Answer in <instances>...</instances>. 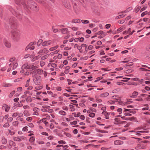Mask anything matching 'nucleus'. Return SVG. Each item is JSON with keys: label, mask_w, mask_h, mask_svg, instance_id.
Returning <instances> with one entry per match:
<instances>
[{"label": "nucleus", "mask_w": 150, "mask_h": 150, "mask_svg": "<svg viewBox=\"0 0 150 150\" xmlns=\"http://www.w3.org/2000/svg\"><path fill=\"white\" fill-rule=\"evenodd\" d=\"M59 114L62 115H66V112L63 110H60L59 112Z\"/></svg>", "instance_id": "473e14b6"}, {"label": "nucleus", "mask_w": 150, "mask_h": 150, "mask_svg": "<svg viewBox=\"0 0 150 150\" xmlns=\"http://www.w3.org/2000/svg\"><path fill=\"white\" fill-rule=\"evenodd\" d=\"M61 146H62L63 147H67V148H68V146L67 145L63 146L62 145H58L56 146L57 147H61Z\"/></svg>", "instance_id": "603ef678"}, {"label": "nucleus", "mask_w": 150, "mask_h": 150, "mask_svg": "<svg viewBox=\"0 0 150 150\" xmlns=\"http://www.w3.org/2000/svg\"><path fill=\"white\" fill-rule=\"evenodd\" d=\"M95 114L94 113H90L89 115V117H94L95 116Z\"/></svg>", "instance_id": "bf43d9fd"}, {"label": "nucleus", "mask_w": 150, "mask_h": 150, "mask_svg": "<svg viewBox=\"0 0 150 150\" xmlns=\"http://www.w3.org/2000/svg\"><path fill=\"white\" fill-rule=\"evenodd\" d=\"M39 55L38 56H35L34 57V58L35 59V60H38V59L40 57H41V54H38Z\"/></svg>", "instance_id": "3c124183"}, {"label": "nucleus", "mask_w": 150, "mask_h": 150, "mask_svg": "<svg viewBox=\"0 0 150 150\" xmlns=\"http://www.w3.org/2000/svg\"><path fill=\"white\" fill-rule=\"evenodd\" d=\"M38 109L37 108H35L33 109V110L35 111L34 112L33 114L35 115H39V114L38 112Z\"/></svg>", "instance_id": "bb28decb"}, {"label": "nucleus", "mask_w": 150, "mask_h": 150, "mask_svg": "<svg viewBox=\"0 0 150 150\" xmlns=\"http://www.w3.org/2000/svg\"><path fill=\"white\" fill-rule=\"evenodd\" d=\"M52 42L51 40L45 41L42 43V45L43 46H48L52 44Z\"/></svg>", "instance_id": "f8f14e48"}, {"label": "nucleus", "mask_w": 150, "mask_h": 150, "mask_svg": "<svg viewBox=\"0 0 150 150\" xmlns=\"http://www.w3.org/2000/svg\"><path fill=\"white\" fill-rule=\"evenodd\" d=\"M69 106L70 107V109L71 111H73L75 110V108L73 105H69Z\"/></svg>", "instance_id": "4c0bfd02"}, {"label": "nucleus", "mask_w": 150, "mask_h": 150, "mask_svg": "<svg viewBox=\"0 0 150 150\" xmlns=\"http://www.w3.org/2000/svg\"><path fill=\"white\" fill-rule=\"evenodd\" d=\"M42 42V40L41 39H40L39 40H38V42L37 43V45L38 46H40V44L43 42Z\"/></svg>", "instance_id": "79ce46f5"}, {"label": "nucleus", "mask_w": 150, "mask_h": 150, "mask_svg": "<svg viewBox=\"0 0 150 150\" xmlns=\"http://www.w3.org/2000/svg\"><path fill=\"white\" fill-rule=\"evenodd\" d=\"M147 14V11H146L142 13L141 14V16L142 17H143L145 15H146Z\"/></svg>", "instance_id": "680f3d73"}, {"label": "nucleus", "mask_w": 150, "mask_h": 150, "mask_svg": "<svg viewBox=\"0 0 150 150\" xmlns=\"http://www.w3.org/2000/svg\"><path fill=\"white\" fill-rule=\"evenodd\" d=\"M36 42H30L29 45L26 47L25 50H27L28 49L30 50H33L34 49L35 47L33 46L35 44Z\"/></svg>", "instance_id": "6e6552de"}, {"label": "nucleus", "mask_w": 150, "mask_h": 150, "mask_svg": "<svg viewBox=\"0 0 150 150\" xmlns=\"http://www.w3.org/2000/svg\"><path fill=\"white\" fill-rule=\"evenodd\" d=\"M12 86V84L9 83H4L3 84V86L4 87H9Z\"/></svg>", "instance_id": "c756f323"}, {"label": "nucleus", "mask_w": 150, "mask_h": 150, "mask_svg": "<svg viewBox=\"0 0 150 150\" xmlns=\"http://www.w3.org/2000/svg\"><path fill=\"white\" fill-rule=\"evenodd\" d=\"M109 95V93L108 92H105L101 94L100 95V97L101 98H104L107 97Z\"/></svg>", "instance_id": "2eb2a0df"}, {"label": "nucleus", "mask_w": 150, "mask_h": 150, "mask_svg": "<svg viewBox=\"0 0 150 150\" xmlns=\"http://www.w3.org/2000/svg\"><path fill=\"white\" fill-rule=\"evenodd\" d=\"M81 22L82 23L84 24H88L89 23V21L88 20H81Z\"/></svg>", "instance_id": "2f4dec72"}, {"label": "nucleus", "mask_w": 150, "mask_h": 150, "mask_svg": "<svg viewBox=\"0 0 150 150\" xmlns=\"http://www.w3.org/2000/svg\"><path fill=\"white\" fill-rule=\"evenodd\" d=\"M49 55L48 54H45L42 57L41 56V59L42 60H45V59H47V58H48V57H49Z\"/></svg>", "instance_id": "c85d7f7f"}, {"label": "nucleus", "mask_w": 150, "mask_h": 150, "mask_svg": "<svg viewBox=\"0 0 150 150\" xmlns=\"http://www.w3.org/2000/svg\"><path fill=\"white\" fill-rule=\"evenodd\" d=\"M26 137L24 136L14 137L13 139L14 141L17 142H21L22 140H25Z\"/></svg>", "instance_id": "0eeeda50"}, {"label": "nucleus", "mask_w": 150, "mask_h": 150, "mask_svg": "<svg viewBox=\"0 0 150 150\" xmlns=\"http://www.w3.org/2000/svg\"><path fill=\"white\" fill-rule=\"evenodd\" d=\"M102 114L104 115L105 116V118L106 119H109V117L108 116L109 114L108 112L103 111L102 112Z\"/></svg>", "instance_id": "412c9836"}, {"label": "nucleus", "mask_w": 150, "mask_h": 150, "mask_svg": "<svg viewBox=\"0 0 150 150\" xmlns=\"http://www.w3.org/2000/svg\"><path fill=\"white\" fill-rule=\"evenodd\" d=\"M9 144L10 146H14L15 145V143L13 141H10L9 142Z\"/></svg>", "instance_id": "37998d69"}, {"label": "nucleus", "mask_w": 150, "mask_h": 150, "mask_svg": "<svg viewBox=\"0 0 150 150\" xmlns=\"http://www.w3.org/2000/svg\"><path fill=\"white\" fill-rule=\"evenodd\" d=\"M16 59V58L15 57H12L9 60V62H13Z\"/></svg>", "instance_id": "13d9d810"}, {"label": "nucleus", "mask_w": 150, "mask_h": 150, "mask_svg": "<svg viewBox=\"0 0 150 150\" xmlns=\"http://www.w3.org/2000/svg\"><path fill=\"white\" fill-rule=\"evenodd\" d=\"M30 79H29L26 81V84L25 85V87H28L29 85V82L30 81Z\"/></svg>", "instance_id": "58836bf2"}, {"label": "nucleus", "mask_w": 150, "mask_h": 150, "mask_svg": "<svg viewBox=\"0 0 150 150\" xmlns=\"http://www.w3.org/2000/svg\"><path fill=\"white\" fill-rule=\"evenodd\" d=\"M37 67H36L35 66H34L33 65H29L28 63H26L22 66L21 69H32V70H33L35 69Z\"/></svg>", "instance_id": "39448f33"}, {"label": "nucleus", "mask_w": 150, "mask_h": 150, "mask_svg": "<svg viewBox=\"0 0 150 150\" xmlns=\"http://www.w3.org/2000/svg\"><path fill=\"white\" fill-rule=\"evenodd\" d=\"M33 81L36 85L40 84L41 83V79L40 76H36L33 78Z\"/></svg>", "instance_id": "423d86ee"}, {"label": "nucleus", "mask_w": 150, "mask_h": 150, "mask_svg": "<svg viewBox=\"0 0 150 150\" xmlns=\"http://www.w3.org/2000/svg\"><path fill=\"white\" fill-rule=\"evenodd\" d=\"M80 19H74L72 20V23H79L80 22Z\"/></svg>", "instance_id": "a211bd4d"}, {"label": "nucleus", "mask_w": 150, "mask_h": 150, "mask_svg": "<svg viewBox=\"0 0 150 150\" xmlns=\"http://www.w3.org/2000/svg\"><path fill=\"white\" fill-rule=\"evenodd\" d=\"M22 90V88L21 87H18L17 88V91L18 92L21 91Z\"/></svg>", "instance_id": "338daca9"}, {"label": "nucleus", "mask_w": 150, "mask_h": 150, "mask_svg": "<svg viewBox=\"0 0 150 150\" xmlns=\"http://www.w3.org/2000/svg\"><path fill=\"white\" fill-rule=\"evenodd\" d=\"M42 88V87L41 86H37L35 88V89L37 90H40Z\"/></svg>", "instance_id": "774afa93"}, {"label": "nucleus", "mask_w": 150, "mask_h": 150, "mask_svg": "<svg viewBox=\"0 0 150 150\" xmlns=\"http://www.w3.org/2000/svg\"><path fill=\"white\" fill-rule=\"evenodd\" d=\"M34 70L35 69L33 70L34 71L32 72H30V74H32V76H35L36 74H37V73L36 72L37 71Z\"/></svg>", "instance_id": "7c9ffc66"}, {"label": "nucleus", "mask_w": 150, "mask_h": 150, "mask_svg": "<svg viewBox=\"0 0 150 150\" xmlns=\"http://www.w3.org/2000/svg\"><path fill=\"white\" fill-rule=\"evenodd\" d=\"M123 144V142L119 140H116L114 142V144L116 145H119Z\"/></svg>", "instance_id": "6ab92c4d"}, {"label": "nucleus", "mask_w": 150, "mask_h": 150, "mask_svg": "<svg viewBox=\"0 0 150 150\" xmlns=\"http://www.w3.org/2000/svg\"><path fill=\"white\" fill-rule=\"evenodd\" d=\"M24 115L26 116L27 117L30 115V113L27 110H25L23 112Z\"/></svg>", "instance_id": "b1692460"}, {"label": "nucleus", "mask_w": 150, "mask_h": 150, "mask_svg": "<svg viewBox=\"0 0 150 150\" xmlns=\"http://www.w3.org/2000/svg\"><path fill=\"white\" fill-rule=\"evenodd\" d=\"M28 127L27 126H25V127H24L22 129L23 131H28Z\"/></svg>", "instance_id": "e2e57ef3"}, {"label": "nucleus", "mask_w": 150, "mask_h": 150, "mask_svg": "<svg viewBox=\"0 0 150 150\" xmlns=\"http://www.w3.org/2000/svg\"><path fill=\"white\" fill-rule=\"evenodd\" d=\"M1 141L3 144H6L7 143V140L4 137L2 138Z\"/></svg>", "instance_id": "c9c22d12"}, {"label": "nucleus", "mask_w": 150, "mask_h": 150, "mask_svg": "<svg viewBox=\"0 0 150 150\" xmlns=\"http://www.w3.org/2000/svg\"><path fill=\"white\" fill-rule=\"evenodd\" d=\"M64 134L67 137H71V135L69 133L64 132Z\"/></svg>", "instance_id": "09e8293b"}, {"label": "nucleus", "mask_w": 150, "mask_h": 150, "mask_svg": "<svg viewBox=\"0 0 150 150\" xmlns=\"http://www.w3.org/2000/svg\"><path fill=\"white\" fill-rule=\"evenodd\" d=\"M48 66H51L53 68H55L56 67L57 65V64L55 63L49 64H48Z\"/></svg>", "instance_id": "a19ab883"}, {"label": "nucleus", "mask_w": 150, "mask_h": 150, "mask_svg": "<svg viewBox=\"0 0 150 150\" xmlns=\"http://www.w3.org/2000/svg\"><path fill=\"white\" fill-rule=\"evenodd\" d=\"M49 52V51L46 48H44L40 50L38 52V54H41V56L45 54H47Z\"/></svg>", "instance_id": "1a4fd4ad"}, {"label": "nucleus", "mask_w": 150, "mask_h": 150, "mask_svg": "<svg viewBox=\"0 0 150 150\" xmlns=\"http://www.w3.org/2000/svg\"><path fill=\"white\" fill-rule=\"evenodd\" d=\"M125 20L123 19H122L121 20L119 21H118V23L120 24H123L125 22Z\"/></svg>", "instance_id": "052dcab7"}, {"label": "nucleus", "mask_w": 150, "mask_h": 150, "mask_svg": "<svg viewBox=\"0 0 150 150\" xmlns=\"http://www.w3.org/2000/svg\"><path fill=\"white\" fill-rule=\"evenodd\" d=\"M58 143L59 144H66V142L65 141L63 140H60L58 141Z\"/></svg>", "instance_id": "8fccbe9b"}, {"label": "nucleus", "mask_w": 150, "mask_h": 150, "mask_svg": "<svg viewBox=\"0 0 150 150\" xmlns=\"http://www.w3.org/2000/svg\"><path fill=\"white\" fill-rule=\"evenodd\" d=\"M138 94V92L136 91H134L132 93V95L130 96V97L132 98H135Z\"/></svg>", "instance_id": "4be33fe9"}, {"label": "nucleus", "mask_w": 150, "mask_h": 150, "mask_svg": "<svg viewBox=\"0 0 150 150\" xmlns=\"http://www.w3.org/2000/svg\"><path fill=\"white\" fill-rule=\"evenodd\" d=\"M58 47V45H57L55 47H52L49 49V50L51 51H53L57 49Z\"/></svg>", "instance_id": "cd10ccee"}, {"label": "nucleus", "mask_w": 150, "mask_h": 150, "mask_svg": "<svg viewBox=\"0 0 150 150\" xmlns=\"http://www.w3.org/2000/svg\"><path fill=\"white\" fill-rule=\"evenodd\" d=\"M45 62L43 61L40 62V65L41 67H43L45 64Z\"/></svg>", "instance_id": "6e6d98bb"}, {"label": "nucleus", "mask_w": 150, "mask_h": 150, "mask_svg": "<svg viewBox=\"0 0 150 150\" xmlns=\"http://www.w3.org/2000/svg\"><path fill=\"white\" fill-rule=\"evenodd\" d=\"M121 118L125 120H129L130 121H133L135 120V118L134 117H132L128 118H126L125 116H123L121 117Z\"/></svg>", "instance_id": "f3484780"}, {"label": "nucleus", "mask_w": 150, "mask_h": 150, "mask_svg": "<svg viewBox=\"0 0 150 150\" xmlns=\"http://www.w3.org/2000/svg\"><path fill=\"white\" fill-rule=\"evenodd\" d=\"M15 92H16V91L14 90L13 91H12L11 92L9 95V97L11 98L12 97V96H13V95L15 93Z\"/></svg>", "instance_id": "e433bc0d"}, {"label": "nucleus", "mask_w": 150, "mask_h": 150, "mask_svg": "<svg viewBox=\"0 0 150 150\" xmlns=\"http://www.w3.org/2000/svg\"><path fill=\"white\" fill-rule=\"evenodd\" d=\"M118 14H119V15L116 17L115 18L116 19H118L120 18H122L124 17V16H125V15H124L122 13L119 14V13H118Z\"/></svg>", "instance_id": "aec40b11"}, {"label": "nucleus", "mask_w": 150, "mask_h": 150, "mask_svg": "<svg viewBox=\"0 0 150 150\" xmlns=\"http://www.w3.org/2000/svg\"><path fill=\"white\" fill-rule=\"evenodd\" d=\"M9 134L11 135H12L15 134V132L13 131H12L8 129Z\"/></svg>", "instance_id": "a18cd8bd"}, {"label": "nucleus", "mask_w": 150, "mask_h": 150, "mask_svg": "<svg viewBox=\"0 0 150 150\" xmlns=\"http://www.w3.org/2000/svg\"><path fill=\"white\" fill-rule=\"evenodd\" d=\"M117 99L115 100H110L108 102V103L110 104H114L115 102H117Z\"/></svg>", "instance_id": "393cba45"}, {"label": "nucleus", "mask_w": 150, "mask_h": 150, "mask_svg": "<svg viewBox=\"0 0 150 150\" xmlns=\"http://www.w3.org/2000/svg\"><path fill=\"white\" fill-rule=\"evenodd\" d=\"M35 141V138L33 137H31L29 139V141L30 142L32 143Z\"/></svg>", "instance_id": "ea45409f"}, {"label": "nucleus", "mask_w": 150, "mask_h": 150, "mask_svg": "<svg viewBox=\"0 0 150 150\" xmlns=\"http://www.w3.org/2000/svg\"><path fill=\"white\" fill-rule=\"evenodd\" d=\"M103 31L100 30L96 33V34L98 35H99L100 34H103Z\"/></svg>", "instance_id": "4d7b16f0"}, {"label": "nucleus", "mask_w": 150, "mask_h": 150, "mask_svg": "<svg viewBox=\"0 0 150 150\" xmlns=\"http://www.w3.org/2000/svg\"><path fill=\"white\" fill-rule=\"evenodd\" d=\"M140 8L141 7L140 6H138L135 9V12L136 13L138 12L140 9Z\"/></svg>", "instance_id": "5fc2aeb1"}, {"label": "nucleus", "mask_w": 150, "mask_h": 150, "mask_svg": "<svg viewBox=\"0 0 150 150\" xmlns=\"http://www.w3.org/2000/svg\"><path fill=\"white\" fill-rule=\"evenodd\" d=\"M61 30L62 34H65L68 32V29L67 28H63L61 29Z\"/></svg>", "instance_id": "a878e982"}, {"label": "nucleus", "mask_w": 150, "mask_h": 150, "mask_svg": "<svg viewBox=\"0 0 150 150\" xmlns=\"http://www.w3.org/2000/svg\"><path fill=\"white\" fill-rule=\"evenodd\" d=\"M26 5L27 7H28L30 8L35 11H37V10L36 9L37 8V4L34 2L32 1H28L27 2V4H26Z\"/></svg>", "instance_id": "20e7f679"}, {"label": "nucleus", "mask_w": 150, "mask_h": 150, "mask_svg": "<svg viewBox=\"0 0 150 150\" xmlns=\"http://www.w3.org/2000/svg\"><path fill=\"white\" fill-rule=\"evenodd\" d=\"M3 109L6 112H8L10 109V107H9L8 105L6 104H4L3 106Z\"/></svg>", "instance_id": "4468645a"}, {"label": "nucleus", "mask_w": 150, "mask_h": 150, "mask_svg": "<svg viewBox=\"0 0 150 150\" xmlns=\"http://www.w3.org/2000/svg\"><path fill=\"white\" fill-rule=\"evenodd\" d=\"M21 34L17 30H14L11 32V37L13 40L15 42H18L20 38Z\"/></svg>", "instance_id": "f257e3e1"}, {"label": "nucleus", "mask_w": 150, "mask_h": 150, "mask_svg": "<svg viewBox=\"0 0 150 150\" xmlns=\"http://www.w3.org/2000/svg\"><path fill=\"white\" fill-rule=\"evenodd\" d=\"M37 74H42V73L43 72V71L41 69H38L37 70H36Z\"/></svg>", "instance_id": "72a5a7b5"}, {"label": "nucleus", "mask_w": 150, "mask_h": 150, "mask_svg": "<svg viewBox=\"0 0 150 150\" xmlns=\"http://www.w3.org/2000/svg\"><path fill=\"white\" fill-rule=\"evenodd\" d=\"M26 120L29 122H31L32 120V118L31 117H28L26 118Z\"/></svg>", "instance_id": "69168bd1"}, {"label": "nucleus", "mask_w": 150, "mask_h": 150, "mask_svg": "<svg viewBox=\"0 0 150 150\" xmlns=\"http://www.w3.org/2000/svg\"><path fill=\"white\" fill-rule=\"evenodd\" d=\"M19 115V113L18 112H16L13 113L12 115V117H15Z\"/></svg>", "instance_id": "49530a36"}, {"label": "nucleus", "mask_w": 150, "mask_h": 150, "mask_svg": "<svg viewBox=\"0 0 150 150\" xmlns=\"http://www.w3.org/2000/svg\"><path fill=\"white\" fill-rule=\"evenodd\" d=\"M18 66V63L16 62L11 63L9 64V66L11 67L12 66V69L13 70L15 69Z\"/></svg>", "instance_id": "9b49d317"}, {"label": "nucleus", "mask_w": 150, "mask_h": 150, "mask_svg": "<svg viewBox=\"0 0 150 150\" xmlns=\"http://www.w3.org/2000/svg\"><path fill=\"white\" fill-rule=\"evenodd\" d=\"M3 43L4 45L6 47L9 48L11 47V44L7 39L6 38L4 39L3 40Z\"/></svg>", "instance_id": "9d476101"}, {"label": "nucleus", "mask_w": 150, "mask_h": 150, "mask_svg": "<svg viewBox=\"0 0 150 150\" xmlns=\"http://www.w3.org/2000/svg\"><path fill=\"white\" fill-rule=\"evenodd\" d=\"M26 5L27 7H28L30 8L35 11H37V10L36 9L37 8V4L34 2L32 1H28L27 2V4H26Z\"/></svg>", "instance_id": "f03ea898"}, {"label": "nucleus", "mask_w": 150, "mask_h": 150, "mask_svg": "<svg viewBox=\"0 0 150 150\" xmlns=\"http://www.w3.org/2000/svg\"><path fill=\"white\" fill-rule=\"evenodd\" d=\"M123 28L122 27H121L120 28H118L117 30V31L118 32H121V31H122L123 30Z\"/></svg>", "instance_id": "0e129e2a"}, {"label": "nucleus", "mask_w": 150, "mask_h": 150, "mask_svg": "<svg viewBox=\"0 0 150 150\" xmlns=\"http://www.w3.org/2000/svg\"><path fill=\"white\" fill-rule=\"evenodd\" d=\"M18 124V122L17 121H15L12 123V125L13 126H17Z\"/></svg>", "instance_id": "c03bdc74"}, {"label": "nucleus", "mask_w": 150, "mask_h": 150, "mask_svg": "<svg viewBox=\"0 0 150 150\" xmlns=\"http://www.w3.org/2000/svg\"><path fill=\"white\" fill-rule=\"evenodd\" d=\"M15 1L16 4H18L21 3V4L23 5H26V4L23 1V0H15Z\"/></svg>", "instance_id": "dca6fc26"}, {"label": "nucleus", "mask_w": 150, "mask_h": 150, "mask_svg": "<svg viewBox=\"0 0 150 150\" xmlns=\"http://www.w3.org/2000/svg\"><path fill=\"white\" fill-rule=\"evenodd\" d=\"M26 5L27 7H28L30 8L35 11H37V10L36 9L37 8V4L34 2L32 1H28L27 2V4H26Z\"/></svg>", "instance_id": "7ed1b4c3"}, {"label": "nucleus", "mask_w": 150, "mask_h": 150, "mask_svg": "<svg viewBox=\"0 0 150 150\" xmlns=\"http://www.w3.org/2000/svg\"><path fill=\"white\" fill-rule=\"evenodd\" d=\"M97 131L98 132H100L102 133H105L108 132L106 131L102 130L100 129H98V130H97Z\"/></svg>", "instance_id": "de8ad7c7"}, {"label": "nucleus", "mask_w": 150, "mask_h": 150, "mask_svg": "<svg viewBox=\"0 0 150 150\" xmlns=\"http://www.w3.org/2000/svg\"><path fill=\"white\" fill-rule=\"evenodd\" d=\"M63 4L64 6L67 8L69 9L71 8V5L69 1H65L64 2Z\"/></svg>", "instance_id": "ddd939ff"}, {"label": "nucleus", "mask_w": 150, "mask_h": 150, "mask_svg": "<svg viewBox=\"0 0 150 150\" xmlns=\"http://www.w3.org/2000/svg\"><path fill=\"white\" fill-rule=\"evenodd\" d=\"M133 65V63L129 62L128 64H127L126 65L124 66V67L125 69H128L129 67H130Z\"/></svg>", "instance_id": "5701e85b"}, {"label": "nucleus", "mask_w": 150, "mask_h": 150, "mask_svg": "<svg viewBox=\"0 0 150 150\" xmlns=\"http://www.w3.org/2000/svg\"><path fill=\"white\" fill-rule=\"evenodd\" d=\"M6 146H5L1 145L0 146V149H6Z\"/></svg>", "instance_id": "864d4df0"}, {"label": "nucleus", "mask_w": 150, "mask_h": 150, "mask_svg": "<svg viewBox=\"0 0 150 150\" xmlns=\"http://www.w3.org/2000/svg\"><path fill=\"white\" fill-rule=\"evenodd\" d=\"M9 126L10 125L8 123V122H7L3 126V127L5 128H8L9 127Z\"/></svg>", "instance_id": "f704fd0d"}]
</instances>
